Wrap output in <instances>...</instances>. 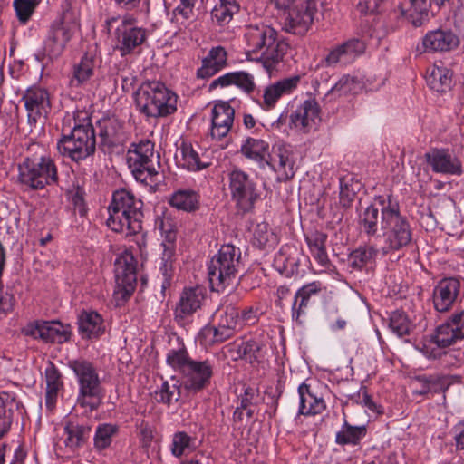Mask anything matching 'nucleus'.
<instances>
[{
	"label": "nucleus",
	"mask_w": 464,
	"mask_h": 464,
	"mask_svg": "<svg viewBox=\"0 0 464 464\" xmlns=\"http://www.w3.org/2000/svg\"><path fill=\"white\" fill-rule=\"evenodd\" d=\"M451 0H409L412 10L420 15V18L413 20L414 26H420L424 21H428L430 14L434 16L442 7L450 3Z\"/></svg>",
	"instance_id": "obj_42"
},
{
	"label": "nucleus",
	"mask_w": 464,
	"mask_h": 464,
	"mask_svg": "<svg viewBox=\"0 0 464 464\" xmlns=\"http://www.w3.org/2000/svg\"><path fill=\"white\" fill-rule=\"evenodd\" d=\"M227 64V53L222 46L212 47L203 58L201 66L197 70V77L208 79L224 69Z\"/></svg>",
	"instance_id": "obj_33"
},
{
	"label": "nucleus",
	"mask_w": 464,
	"mask_h": 464,
	"mask_svg": "<svg viewBox=\"0 0 464 464\" xmlns=\"http://www.w3.org/2000/svg\"><path fill=\"white\" fill-rule=\"evenodd\" d=\"M235 118V110L227 102H219L212 109L211 137L217 140L226 138Z\"/></svg>",
	"instance_id": "obj_27"
},
{
	"label": "nucleus",
	"mask_w": 464,
	"mask_h": 464,
	"mask_svg": "<svg viewBox=\"0 0 464 464\" xmlns=\"http://www.w3.org/2000/svg\"><path fill=\"white\" fill-rule=\"evenodd\" d=\"M359 82L354 77L349 74L343 75L340 80L330 89L329 95L343 96L350 93H355Z\"/></svg>",
	"instance_id": "obj_59"
},
{
	"label": "nucleus",
	"mask_w": 464,
	"mask_h": 464,
	"mask_svg": "<svg viewBox=\"0 0 464 464\" xmlns=\"http://www.w3.org/2000/svg\"><path fill=\"white\" fill-rule=\"evenodd\" d=\"M389 329L398 337L409 335L413 330V324L408 315L402 311L392 313L389 318Z\"/></svg>",
	"instance_id": "obj_53"
},
{
	"label": "nucleus",
	"mask_w": 464,
	"mask_h": 464,
	"mask_svg": "<svg viewBox=\"0 0 464 464\" xmlns=\"http://www.w3.org/2000/svg\"><path fill=\"white\" fill-rule=\"evenodd\" d=\"M87 53H85L79 64L75 65L70 80V96L72 100H82L86 92L87 81Z\"/></svg>",
	"instance_id": "obj_43"
},
{
	"label": "nucleus",
	"mask_w": 464,
	"mask_h": 464,
	"mask_svg": "<svg viewBox=\"0 0 464 464\" xmlns=\"http://www.w3.org/2000/svg\"><path fill=\"white\" fill-rule=\"evenodd\" d=\"M239 11V5L236 0H219L211 11V18L218 25L227 24L233 15Z\"/></svg>",
	"instance_id": "obj_46"
},
{
	"label": "nucleus",
	"mask_w": 464,
	"mask_h": 464,
	"mask_svg": "<svg viewBox=\"0 0 464 464\" xmlns=\"http://www.w3.org/2000/svg\"><path fill=\"white\" fill-rule=\"evenodd\" d=\"M198 448L197 437L191 436L184 430L174 432L169 446L171 455L177 459L196 451Z\"/></svg>",
	"instance_id": "obj_41"
},
{
	"label": "nucleus",
	"mask_w": 464,
	"mask_h": 464,
	"mask_svg": "<svg viewBox=\"0 0 464 464\" xmlns=\"http://www.w3.org/2000/svg\"><path fill=\"white\" fill-rule=\"evenodd\" d=\"M254 239L257 246L264 250L274 249L280 241L278 235L266 222L256 225Z\"/></svg>",
	"instance_id": "obj_47"
},
{
	"label": "nucleus",
	"mask_w": 464,
	"mask_h": 464,
	"mask_svg": "<svg viewBox=\"0 0 464 464\" xmlns=\"http://www.w3.org/2000/svg\"><path fill=\"white\" fill-rule=\"evenodd\" d=\"M160 234L163 237L161 246L168 257L170 254H176L177 231L170 219H161L158 224Z\"/></svg>",
	"instance_id": "obj_52"
},
{
	"label": "nucleus",
	"mask_w": 464,
	"mask_h": 464,
	"mask_svg": "<svg viewBox=\"0 0 464 464\" xmlns=\"http://www.w3.org/2000/svg\"><path fill=\"white\" fill-rule=\"evenodd\" d=\"M24 332L25 335L32 336L34 339H41L45 343H63L70 336L67 326L56 321H36L29 324Z\"/></svg>",
	"instance_id": "obj_25"
},
{
	"label": "nucleus",
	"mask_w": 464,
	"mask_h": 464,
	"mask_svg": "<svg viewBox=\"0 0 464 464\" xmlns=\"http://www.w3.org/2000/svg\"><path fill=\"white\" fill-rule=\"evenodd\" d=\"M38 5L37 0H14L13 6L18 21L25 24Z\"/></svg>",
	"instance_id": "obj_60"
},
{
	"label": "nucleus",
	"mask_w": 464,
	"mask_h": 464,
	"mask_svg": "<svg viewBox=\"0 0 464 464\" xmlns=\"http://www.w3.org/2000/svg\"><path fill=\"white\" fill-rule=\"evenodd\" d=\"M231 85L237 86L251 98L256 96V94H255L256 88L255 77L252 73L246 71L229 72L218 77L209 84V90L211 91L218 87L224 88Z\"/></svg>",
	"instance_id": "obj_29"
},
{
	"label": "nucleus",
	"mask_w": 464,
	"mask_h": 464,
	"mask_svg": "<svg viewBox=\"0 0 464 464\" xmlns=\"http://www.w3.org/2000/svg\"><path fill=\"white\" fill-rule=\"evenodd\" d=\"M66 439L64 444L71 450L82 446L86 441L87 429L84 424L70 421L64 427Z\"/></svg>",
	"instance_id": "obj_49"
},
{
	"label": "nucleus",
	"mask_w": 464,
	"mask_h": 464,
	"mask_svg": "<svg viewBox=\"0 0 464 464\" xmlns=\"http://www.w3.org/2000/svg\"><path fill=\"white\" fill-rule=\"evenodd\" d=\"M70 367L72 369L80 383V395L75 407H82L85 410L87 404V362L85 360H73L70 362ZM85 411H83V413Z\"/></svg>",
	"instance_id": "obj_48"
},
{
	"label": "nucleus",
	"mask_w": 464,
	"mask_h": 464,
	"mask_svg": "<svg viewBox=\"0 0 464 464\" xmlns=\"http://www.w3.org/2000/svg\"><path fill=\"white\" fill-rule=\"evenodd\" d=\"M115 289L113 299L117 307L131 297L137 285V260L130 251L119 255L114 263Z\"/></svg>",
	"instance_id": "obj_12"
},
{
	"label": "nucleus",
	"mask_w": 464,
	"mask_h": 464,
	"mask_svg": "<svg viewBox=\"0 0 464 464\" xmlns=\"http://www.w3.org/2000/svg\"><path fill=\"white\" fill-rule=\"evenodd\" d=\"M108 31L115 28L116 50L121 57L130 54H139L146 43L149 32L147 29L138 26L136 19L130 16L122 18L111 16L106 20Z\"/></svg>",
	"instance_id": "obj_8"
},
{
	"label": "nucleus",
	"mask_w": 464,
	"mask_h": 464,
	"mask_svg": "<svg viewBox=\"0 0 464 464\" xmlns=\"http://www.w3.org/2000/svg\"><path fill=\"white\" fill-rule=\"evenodd\" d=\"M198 0H164L167 10L171 12V21L185 24L194 15V7Z\"/></svg>",
	"instance_id": "obj_44"
},
{
	"label": "nucleus",
	"mask_w": 464,
	"mask_h": 464,
	"mask_svg": "<svg viewBox=\"0 0 464 464\" xmlns=\"http://www.w3.org/2000/svg\"><path fill=\"white\" fill-rule=\"evenodd\" d=\"M178 96L160 82H143L136 92L137 109L147 117H166L177 111Z\"/></svg>",
	"instance_id": "obj_4"
},
{
	"label": "nucleus",
	"mask_w": 464,
	"mask_h": 464,
	"mask_svg": "<svg viewBox=\"0 0 464 464\" xmlns=\"http://www.w3.org/2000/svg\"><path fill=\"white\" fill-rule=\"evenodd\" d=\"M110 206L132 214V228L138 229L140 227V220L143 219V202L135 197L131 191L126 188L116 190L112 194Z\"/></svg>",
	"instance_id": "obj_31"
},
{
	"label": "nucleus",
	"mask_w": 464,
	"mask_h": 464,
	"mask_svg": "<svg viewBox=\"0 0 464 464\" xmlns=\"http://www.w3.org/2000/svg\"><path fill=\"white\" fill-rule=\"evenodd\" d=\"M213 363L208 360H192L185 365L181 385L189 394H196L210 384L213 376Z\"/></svg>",
	"instance_id": "obj_17"
},
{
	"label": "nucleus",
	"mask_w": 464,
	"mask_h": 464,
	"mask_svg": "<svg viewBox=\"0 0 464 464\" xmlns=\"http://www.w3.org/2000/svg\"><path fill=\"white\" fill-rule=\"evenodd\" d=\"M109 218L107 226L114 232L122 234L125 237H134V241L141 251L146 246L145 233L142 230V219L140 220V227L133 229L132 215L123 209L109 206Z\"/></svg>",
	"instance_id": "obj_21"
},
{
	"label": "nucleus",
	"mask_w": 464,
	"mask_h": 464,
	"mask_svg": "<svg viewBox=\"0 0 464 464\" xmlns=\"http://www.w3.org/2000/svg\"><path fill=\"white\" fill-rule=\"evenodd\" d=\"M175 160L179 167L191 172L200 171L209 166V163L201 160L192 144L184 140L178 145Z\"/></svg>",
	"instance_id": "obj_35"
},
{
	"label": "nucleus",
	"mask_w": 464,
	"mask_h": 464,
	"mask_svg": "<svg viewBox=\"0 0 464 464\" xmlns=\"http://www.w3.org/2000/svg\"><path fill=\"white\" fill-rule=\"evenodd\" d=\"M367 425H352L344 418L343 423L335 434V443L339 446H358L367 435Z\"/></svg>",
	"instance_id": "obj_39"
},
{
	"label": "nucleus",
	"mask_w": 464,
	"mask_h": 464,
	"mask_svg": "<svg viewBox=\"0 0 464 464\" xmlns=\"http://www.w3.org/2000/svg\"><path fill=\"white\" fill-rule=\"evenodd\" d=\"M106 325L102 316L95 311H89V340L104 334Z\"/></svg>",
	"instance_id": "obj_61"
},
{
	"label": "nucleus",
	"mask_w": 464,
	"mask_h": 464,
	"mask_svg": "<svg viewBox=\"0 0 464 464\" xmlns=\"http://www.w3.org/2000/svg\"><path fill=\"white\" fill-rule=\"evenodd\" d=\"M15 401L14 394L8 392L0 393V439L10 430L13 422V411L7 407Z\"/></svg>",
	"instance_id": "obj_50"
},
{
	"label": "nucleus",
	"mask_w": 464,
	"mask_h": 464,
	"mask_svg": "<svg viewBox=\"0 0 464 464\" xmlns=\"http://www.w3.org/2000/svg\"><path fill=\"white\" fill-rule=\"evenodd\" d=\"M245 38L249 52L259 54L257 60L269 74L276 70L289 49V44L277 31L265 24L249 25Z\"/></svg>",
	"instance_id": "obj_2"
},
{
	"label": "nucleus",
	"mask_w": 464,
	"mask_h": 464,
	"mask_svg": "<svg viewBox=\"0 0 464 464\" xmlns=\"http://www.w3.org/2000/svg\"><path fill=\"white\" fill-rule=\"evenodd\" d=\"M85 0H71L70 7L53 21L44 41V52L53 59L62 54L67 43L80 27V7Z\"/></svg>",
	"instance_id": "obj_6"
},
{
	"label": "nucleus",
	"mask_w": 464,
	"mask_h": 464,
	"mask_svg": "<svg viewBox=\"0 0 464 464\" xmlns=\"http://www.w3.org/2000/svg\"><path fill=\"white\" fill-rule=\"evenodd\" d=\"M239 152L248 160L256 163L260 169H265L269 143L262 139L246 137L241 142Z\"/></svg>",
	"instance_id": "obj_36"
},
{
	"label": "nucleus",
	"mask_w": 464,
	"mask_h": 464,
	"mask_svg": "<svg viewBox=\"0 0 464 464\" xmlns=\"http://www.w3.org/2000/svg\"><path fill=\"white\" fill-rule=\"evenodd\" d=\"M461 280L450 276L440 279L432 290V306L437 313L450 312L459 300L461 291Z\"/></svg>",
	"instance_id": "obj_18"
},
{
	"label": "nucleus",
	"mask_w": 464,
	"mask_h": 464,
	"mask_svg": "<svg viewBox=\"0 0 464 464\" xmlns=\"http://www.w3.org/2000/svg\"><path fill=\"white\" fill-rule=\"evenodd\" d=\"M24 108L27 111L28 123L35 126L41 117H46L50 108L48 92L39 86L28 88L22 96Z\"/></svg>",
	"instance_id": "obj_23"
},
{
	"label": "nucleus",
	"mask_w": 464,
	"mask_h": 464,
	"mask_svg": "<svg viewBox=\"0 0 464 464\" xmlns=\"http://www.w3.org/2000/svg\"><path fill=\"white\" fill-rule=\"evenodd\" d=\"M89 410L93 411L102 403L104 392L95 371L89 365Z\"/></svg>",
	"instance_id": "obj_54"
},
{
	"label": "nucleus",
	"mask_w": 464,
	"mask_h": 464,
	"mask_svg": "<svg viewBox=\"0 0 464 464\" xmlns=\"http://www.w3.org/2000/svg\"><path fill=\"white\" fill-rule=\"evenodd\" d=\"M378 254L379 249L374 245L359 246L349 255V266L353 269L362 270L370 262L374 260Z\"/></svg>",
	"instance_id": "obj_45"
},
{
	"label": "nucleus",
	"mask_w": 464,
	"mask_h": 464,
	"mask_svg": "<svg viewBox=\"0 0 464 464\" xmlns=\"http://www.w3.org/2000/svg\"><path fill=\"white\" fill-rule=\"evenodd\" d=\"M300 82L301 76L298 74L280 79L265 86L262 93L253 96L252 100L263 111H272L276 107L281 98L291 95L296 91Z\"/></svg>",
	"instance_id": "obj_16"
},
{
	"label": "nucleus",
	"mask_w": 464,
	"mask_h": 464,
	"mask_svg": "<svg viewBox=\"0 0 464 464\" xmlns=\"http://www.w3.org/2000/svg\"><path fill=\"white\" fill-rule=\"evenodd\" d=\"M154 143L148 140L131 142L126 151V163L133 178L142 184L155 180L158 171L153 162Z\"/></svg>",
	"instance_id": "obj_11"
},
{
	"label": "nucleus",
	"mask_w": 464,
	"mask_h": 464,
	"mask_svg": "<svg viewBox=\"0 0 464 464\" xmlns=\"http://www.w3.org/2000/svg\"><path fill=\"white\" fill-rule=\"evenodd\" d=\"M242 266L243 261L240 248L232 244L221 246L218 254L211 258L208 266L211 290L221 292L230 285Z\"/></svg>",
	"instance_id": "obj_5"
},
{
	"label": "nucleus",
	"mask_w": 464,
	"mask_h": 464,
	"mask_svg": "<svg viewBox=\"0 0 464 464\" xmlns=\"http://www.w3.org/2000/svg\"><path fill=\"white\" fill-rule=\"evenodd\" d=\"M171 208L186 213H195L201 207V196L198 190L185 188L176 189L169 197Z\"/></svg>",
	"instance_id": "obj_34"
},
{
	"label": "nucleus",
	"mask_w": 464,
	"mask_h": 464,
	"mask_svg": "<svg viewBox=\"0 0 464 464\" xmlns=\"http://www.w3.org/2000/svg\"><path fill=\"white\" fill-rule=\"evenodd\" d=\"M426 82L437 92H446L451 88L452 72L444 66L432 65L427 69Z\"/></svg>",
	"instance_id": "obj_40"
},
{
	"label": "nucleus",
	"mask_w": 464,
	"mask_h": 464,
	"mask_svg": "<svg viewBox=\"0 0 464 464\" xmlns=\"http://www.w3.org/2000/svg\"><path fill=\"white\" fill-rule=\"evenodd\" d=\"M460 44L459 35L450 28L428 31L422 37L423 51L429 53L451 52Z\"/></svg>",
	"instance_id": "obj_24"
},
{
	"label": "nucleus",
	"mask_w": 464,
	"mask_h": 464,
	"mask_svg": "<svg viewBox=\"0 0 464 464\" xmlns=\"http://www.w3.org/2000/svg\"><path fill=\"white\" fill-rule=\"evenodd\" d=\"M425 160L434 173L457 177L463 174L460 159L449 148H432L425 153Z\"/></svg>",
	"instance_id": "obj_19"
},
{
	"label": "nucleus",
	"mask_w": 464,
	"mask_h": 464,
	"mask_svg": "<svg viewBox=\"0 0 464 464\" xmlns=\"http://www.w3.org/2000/svg\"><path fill=\"white\" fill-rule=\"evenodd\" d=\"M259 351L260 344L253 339L241 341L236 344V353L238 358L250 363L257 361Z\"/></svg>",
	"instance_id": "obj_58"
},
{
	"label": "nucleus",
	"mask_w": 464,
	"mask_h": 464,
	"mask_svg": "<svg viewBox=\"0 0 464 464\" xmlns=\"http://www.w3.org/2000/svg\"><path fill=\"white\" fill-rule=\"evenodd\" d=\"M366 48L365 43L359 38H351L333 47L323 63L327 67H344L353 63Z\"/></svg>",
	"instance_id": "obj_20"
},
{
	"label": "nucleus",
	"mask_w": 464,
	"mask_h": 464,
	"mask_svg": "<svg viewBox=\"0 0 464 464\" xmlns=\"http://www.w3.org/2000/svg\"><path fill=\"white\" fill-rule=\"evenodd\" d=\"M362 233L370 238L383 237L382 252H398L411 245L413 231L410 220L401 211L398 198L392 194L375 196L359 215Z\"/></svg>",
	"instance_id": "obj_1"
},
{
	"label": "nucleus",
	"mask_w": 464,
	"mask_h": 464,
	"mask_svg": "<svg viewBox=\"0 0 464 464\" xmlns=\"http://www.w3.org/2000/svg\"><path fill=\"white\" fill-rule=\"evenodd\" d=\"M181 386L179 381L175 377H171L170 380L161 377L160 383L156 386L151 396L157 403L169 407L179 400Z\"/></svg>",
	"instance_id": "obj_37"
},
{
	"label": "nucleus",
	"mask_w": 464,
	"mask_h": 464,
	"mask_svg": "<svg viewBox=\"0 0 464 464\" xmlns=\"http://www.w3.org/2000/svg\"><path fill=\"white\" fill-rule=\"evenodd\" d=\"M266 167H269L277 174L279 180H287L294 177L293 151L289 144L277 143L272 147L266 157Z\"/></svg>",
	"instance_id": "obj_22"
},
{
	"label": "nucleus",
	"mask_w": 464,
	"mask_h": 464,
	"mask_svg": "<svg viewBox=\"0 0 464 464\" xmlns=\"http://www.w3.org/2000/svg\"><path fill=\"white\" fill-rule=\"evenodd\" d=\"M260 402V392L258 388L247 386L244 388L243 392L237 396V404L240 409H245L246 415L252 419L255 415V408Z\"/></svg>",
	"instance_id": "obj_51"
},
{
	"label": "nucleus",
	"mask_w": 464,
	"mask_h": 464,
	"mask_svg": "<svg viewBox=\"0 0 464 464\" xmlns=\"http://www.w3.org/2000/svg\"><path fill=\"white\" fill-rule=\"evenodd\" d=\"M206 298L205 289L201 286L185 288L179 298V302L175 311L178 320L185 319L192 315L202 305Z\"/></svg>",
	"instance_id": "obj_32"
},
{
	"label": "nucleus",
	"mask_w": 464,
	"mask_h": 464,
	"mask_svg": "<svg viewBox=\"0 0 464 464\" xmlns=\"http://www.w3.org/2000/svg\"><path fill=\"white\" fill-rule=\"evenodd\" d=\"M44 377L46 382L45 405L48 410L52 411L55 407L58 392L63 389V382L61 372L52 362L47 363Z\"/></svg>",
	"instance_id": "obj_38"
},
{
	"label": "nucleus",
	"mask_w": 464,
	"mask_h": 464,
	"mask_svg": "<svg viewBox=\"0 0 464 464\" xmlns=\"http://www.w3.org/2000/svg\"><path fill=\"white\" fill-rule=\"evenodd\" d=\"M447 348L442 349V353L438 359H442L443 362L452 367H459L464 362V352L462 351H446ZM437 360V358L435 359Z\"/></svg>",
	"instance_id": "obj_64"
},
{
	"label": "nucleus",
	"mask_w": 464,
	"mask_h": 464,
	"mask_svg": "<svg viewBox=\"0 0 464 464\" xmlns=\"http://www.w3.org/2000/svg\"><path fill=\"white\" fill-rule=\"evenodd\" d=\"M21 184L34 190L58 185L59 176L54 161L46 156L25 158L18 166Z\"/></svg>",
	"instance_id": "obj_9"
},
{
	"label": "nucleus",
	"mask_w": 464,
	"mask_h": 464,
	"mask_svg": "<svg viewBox=\"0 0 464 464\" xmlns=\"http://www.w3.org/2000/svg\"><path fill=\"white\" fill-rule=\"evenodd\" d=\"M301 251L294 245L285 244L276 254L274 267L283 276L291 277L299 273Z\"/></svg>",
	"instance_id": "obj_30"
},
{
	"label": "nucleus",
	"mask_w": 464,
	"mask_h": 464,
	"mask_svg": "<svg viewBox=\"0 0 464 464\" xmlns=\"http://www.w3.org/2000/svg\"><path fill=\"white\" fill-rule=\"evenodd\" d=\"M464 340V309L454 311L433 332L420 342L417 349L427 359L440 356L443 348H449Z\"/></svg>",
	"instance_id": "obj_3"
},
{
	"label": "nucleus",
	"mask_w": 464,
	"mask_h": 464,
	"mask_svg": "<svg viewBox=\"0 0 464 464\" xmlns=\"http://www.w3.org/2000/svg\"><path fill=\"white\" fill-rule=\"evenodd\" d=\"M300 399L298 413L300 415H316L322 413L325 408V401L312 383L304 382L298 387Z\"/></svg>",
	"instance_id": "obj_28"
},
{
	"label": "nucleus",
	"mask_w": 464,
	"mask_h": 464,
	"mask_svg": "<svg viewBox=\"0 0 464 464\" xmlns=\"http://www.w3.org/2000/svg\"><path fill=\"white\" fill-rule=\"evenodd\" d=\"M175 263L176 254H170L167 257L165 253L162 252L160 263V273L162 276V291H165L171 285L176 271Z\"/></svg>",
	"instance_id": "obj_57"
},
{
	"label": "nucleus",
	"mask_w": 464,
	"mask_h": 464,
	"mask_svg": "<svg viewBox=\"0 0 464 464\" xmlns=\"http://www.w3.org/2000/svg\"><path fill=\"white\" fill-rule=\"evenodd\" d=\"M72 202L78 210L81 216H85L86 208H85V188L83 183L82 185L77 184L74 186L73 190L71 191Z\"/></svg>",
	"instance_id": "obj_63"
},
{
	"label": "nucleus",
	"mask_w": 464,
	"mask_h": 464,
	"mask_svg": "<svg viewBox=\"0 0 464 464\" xmlns=\"http://www.w3.org/2000/svg\"><path fill=\"white\" fill-rule=\"evenodd\" d=\"M239 308L229 299L217 309L213 316V325L206 326L202 334L205 337H212L213 343H223L234 336L238 325Z\"/></svg>",
	"instance_id": "obj_14"
},
{
	"label": "nucleus",
	"mask_w": 464,
	"mask_h": 464,
	"mask_svg": "<svg viewBox=\"0 0 464 464\" xmlns=\"http://www.w3.org/2000/svg\"><path fill=\"white\" fill-rule=\"evenodd\" d=\"M74 126L67 135L63 134L57 141L60 155L68 157L73 163L72 171L84 173V163L87 159V111L85 107H76L74 111Z\"/></svg>",
	"instance_id": "obj_7"
},
{
	"label": "nucleus",
	"mask_w": 464,
	"mask_h": 464,
	"mask_svg": "<svg viewBox=\"0 0 464 464\" xmlns=\"http://www.w3.org/2000/svg\"><path fill=\"white\" fill-rule=\"evenodd\" d=\"M310 302L302 297H296L295 294L291 307L292 319L298 324H303L308 313Z\"/></svg>",
	"instance_id": "obj_62"
},
{
	"label": "nucleus",
	"mask_w": 464,
	"mask_h": 464,
	"mask_svg": "<svg viewBox=\"0 0 464 464\" xmlns=\"http://www.w3.org/2000/svg\"><path fill=\"white\" fill-rule=\"evenodd\" d=\"M228 188L237 213H252L261 199L257 183L246 172L235 169L228 173Z\"/></svg>",
	"instance_id": "obj_10"
},
{
	"label": "nucleus",
	"mask_w": 464,
	"mask_h": 464,
	"mask_svg": "<svg viewBox=\"0 0 464 464\" xmlns=\"http://www.w3.org/2000/svg\"><path fill=\"white\" fill-rule=\"evenodd\" d=\"M317 11L316 0H301L294 4L286 13L283 29L293 34L304 35L311 28Z\"/></svg>",
	"instance_id": "obj_15"
},
{
	"label": "nucleus",
	"mask_w": 464,
	"mask_h": 464,
	"mask_svg": "<svg viewBox=\"0 0 464 464\" xmlns=\"http://www.w3.org/2000/svg\"><path fill=\"white\" fill-rule=\"evenodd\" d=\"M192 359L183 343H180L177 349H170L166 356V362L174 370H179L181 373L185 369V365L188 364Z\"/></svg>",
	"instance_id": "obj_55"
},
{
	"label": "nucleus",
	"mask_w": 464,
	"mask_h": 464,
	"mask_svg": "<svg viewBox=\"0 0 464 464\" xmlns=\"http://www.w3.org/2000/svg\"><path fill=\"white\" fill-rule=\"evenodd\" d=\"M320 119V108L314 99L304 101L290 115V127L304 133L309 132Z\"/></svg>",
	"instance_id": "obj_26"
},
{
	"label": "nucleus",
	"mask_w": 464,
	"mask_h": 464,
	"mask_svg": "<svg viewBox=\"0 0 464 464\" xmlns=\"http://www.w3.org/2000/svg\"><path fill=\"white\" fill-rule=\"evenodd\" d=\"M89 156L95 151L96 138L98 137V146L103 152H110L113 148L118 147L125 140V132L123 122L115 116H106L99 119L95 125L91 123L89 117Z\"/></svg>",
	"instance_id": "obj_13"
},
{
	"label": "nucleus",
	"mask_w": 464,
	"mask_h": 464,
	"mask_svg": "<svg viewBox=\"0 0 464 464\" xmlns=\"http://www.w3.org/2000/svg\"><path fill=\"white\" fill-rule=\"evenodd\" d=\"M118 431V428L113 424H100L97 429L93 438L94 447L98 450H102L108 448L112 440V436H114Z\"/></svg>",
	"instance_id": "obj_56"
}]
</instances>
